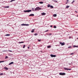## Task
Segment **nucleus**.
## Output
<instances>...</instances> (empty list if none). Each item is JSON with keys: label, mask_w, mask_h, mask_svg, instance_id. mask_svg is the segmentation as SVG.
Returning <instances> with one entry per match:
<instances>
[{"label": "nucleus", "mask_w": 78, "mask_h": 78, "mask_svg": "<svg viewBox=\"0 0 78 78\" xmlns=\"http://www.w3.org/2000/svg\"><path fill=\"white\" fill-rule=\"evenodd\" d=\"M48 31H49V30H46L44 32H48Z\"/></svg>", "instance_id": "nucleus-32"}, {"label": "nucleus", "mask_w": 78, "mask_h": 78, "mask_svg": "<svg viewBox=\"0 0 78 78\" xmlns=\"http://www.w3.org/2000/svg\"><path fill=\"white\" fill-rule=\"evenodd\" d=\"M69 39H70V38H71V37H69Z\"/></svg>", "instance_id": "nucleus-46"}, {"label": "nucleus", "mask_w": 78, "mask_h": 78, "mask_svg": "<svg viewBox=\"0 0 78 78\" xmlns=\"http://www.w3.org/2000/svg\"><path fill=\"white\" fill-rule=\"evenodd\" d=\"M55 2H58V1H55Z\"/></svg>", "instance_id": "nucleus-45"}, {"label": "nucleus", "mask_w": 78, "mask_h": 78, "mask_svg": "<svg viewBox=\"0 0 78 78\" xmlns=\"http://www.w3.org/2000/svg\"><path fill=\"white\" fill-rule=\"evenodd\" d=\"M52 1H53V2H55L56 1L55 0H52Z\"/></svg>", "instance_id": "nucleus-35"}, {"label": "nucleus", "mask_w": 78, "mask_h": 78, "mask_svg": "<svg viewBox=\"0 0 78 78\" xmlns=\"http://www.w3.org/2000/svg\"><path fill=\"white\" fill-rule=\"evenodd\" d=\"M74 2H75V1L73 0V1L71 3H72V4L73 3H74Z\"/></svg>", "instance_id": "nucleus-28"}, {"label": "nucleus", "mask_w": 78, "mask_h": 78, "mask_svg": "<svg viewBox=\"0 0 78 78\" xmlns=\"http://www.w3.org/2000/svg\"><path fill=\"white\" fill-rule=\"evenodd\" d=\"M41 41V40L38 39V41L39 42H40Z\"/></svg>", "instance_id": "nucleus-33"}, {"label": "nucleus", "mask_w": 78, "mask_h": 78, "mask_svg": "<svg viewBox=\"0 0 78 78\" xmlns=\"http://www.w3.org/2000/svg\"><path fill=\"white\" fill-rule=\"evenodd\" d=\"M41 8L38 7L35 8V11H37V10H41Z\"/></svg>", "instance_id": "nucleus-2"}, {"label": "nucleus", "mask_w": 78, "mask_h": 78, "mask_svg": "<svg viewBox=\"0 0 78 78\" xmlns=\"http://www.w3.org/2000/svg\"><path fill=\"white\" fill-rule=\"evenodd\" d=\"M43 2H39V3H40V4H42L43 3Z\"/></svg>", "instance_id": "nucleus-21"}, {"label": "nucleus", "mask_w": 78, "mask_h": 78, "mask_svg": "<svg viewBox=\"0 0 78 78\" xmlns=\"http://www.w3.org/2000/svg\"><path fill=\"white\" fill-rule=\"evenodd\" d=\"M69 65H70V64H69Z\"/></svg>", "instance_id": "nucleus-49"}, {"label": "nucleus", "mask_w": 78, "mask_h": 78, "mask_svg": "<svg viewBox=\"0 0 78 78\" xmlns=\"http://www.w3.org/2000/svg\"><path fill=\"white\" fill-rule=\"evenodd\" d=\"M67 2H66V4H67Z\"/></svg>", "instance_id": "nucleus-48"}, {"label": "nucleus", "mask_w": 78, "mask_h": 78, "mask_svg": "<svg viewBox=\"0 0 78 78\" xmlns=\"http://www.w3.org/2000/svg\"><path fill=\"white\" fill-rule=\"evenodd\" d=\"M9 6H5V8H9Z\"/></svg>", "instance_id": "nucleus-14"}, {"label": "nucleus", "mask_w": 78, "mask_h": 78, "mask_svg": "<svg viewBox=\"0 0 78 78\" xmlns=\"http://www.w3.org/2000/svg\"><path fill=\"white\" fill-rule=\"evenodd\" d=\"M49 35H52V34H51V33H50V34H49Z\"/></svg>", "instance_id": "nucleus-37"}, {"label": "nucleus", "mask_w": 78, "mask_h": 78, "mask_svg": "<svg viewBox=\"0 0 78 78\" xmlns=\"http://www.w3.org/2000/svg\"><path fill=\"white\" fill-rule=\"evenodd\" d=\"M69 7H70V6H69L67 5V6L66 7V8H69Z\"/></svg>", "instance_id": "nucleus-18"}, {"label": "nucleus", "mask_w": 78, "mask_h": 78, "mask_svg": "<svg viewBox=\"0 0 78 78\" xmlns=\"http://www.w3.org/2000/svg\"><path fill=\"white\" fill-rule=\"evenodd\" d=\"M7 51L5 50V51Z\"/></svg>", "instance_id": "nucleus-44"}, {"label": "nucleus", "mask_w": 78, "mask_h": 78, "mask_svg": "<svg viewBox=\"0 0 78 78\" xmlns=\"http://www.w3.org/2000/svg\"><path fill=\"white\" fill-rule=\"evenodd\" d=\"M41 14L42 16H45L46 15V13L45 12H42L41 13Z\"/></svg>", "instance_id": "nucleus-7"}, {"label": "nucleus", "mask_w": 78, "mask_h": 78, "mask_svg": "<svg viewBox=\"0 0 78 78\" xmlns=\"http://www.w3.org/2000/svg\"><path fill=\"white\" fill-rule=\"evenodd\" d=\"M25 45H24L23 47V48H25Z\"/></svg>", "instance_id": "nucleus-29"}, {"label": "nucleus", "mask_w": 78, "mask_h": 78, "mask_svg": "<svg viewBox=\"0 0 78 78\" xmlns=\"http://www.w3.org/2000/svg\"><path fill=\"white\" fill-rule=\"evenodd\" d=\"M60 44H61V45H65V43L64 42L61 43L60 42Z\"/></svg>", "instance_id": "nucleus-6"}, {"label": "nucleus", "mask_w": 78, "mask_h": 78, "mask_svg": "<svg viewBox=\"0 0 78 78\" xmlns=\"http://www.w3.org/2000/svg\"><path fill=\"white\" fill-rule=\"evenodd\" d=\"M22 43H24V41H21V42H19V44H22Z\"/></svg>", "instance_id": "nucleus-13"}, {"label": "nucleus", "mask_w": 78, "mask_h": 78, "mask_svg": "<svg viewBox=\"0 0 78 78\" xmlns=\"http://www.w3.org/2000/svg\"><path fill=\"white\" fill-rule=\"evenodd\" d=\"M4 69H6V70H8L9 69L7 67H5L4 68Z\"/></svg>", "instance_id": "nucleus-11"}, {"label": "nucleus", "mask_w": 78, "mask_h": 78, "mask_svg": "<svg viewBox=\"0 0 78 78\" xmlns=\"http://www.w3.org/2000/svg\"><path fill=\"white\" fill-rule=\"evenodd\" d=\"M66 2H69V0H66Z\"/></svg>", "instance_id": "nucleus-40"}, {"label": "nucleus", "mask_w": 78, "mask_h": 78, "mask_svg": "<svg viewBox=\"0 0 78 78\" xmlns=\"http://www.w3.org/2000/svg\"><path fill=\"white\" fill-rule=\"evenodd\" d=\"M32 9L33 11H36V9H34V8H33Z\"/></svg>", "instance_id": "nucleus-15"}, {"label": "nucleus", "mask_w": 78, "mask_h": 78, "mask_svg": "<svg viewBox=\"0 0 78 78\" xmlns=\"http://www.w3.org/2000/svg\"><path fill=\"white\" fill-rule=\"evenodd\" d=\"M3 75V73H1L0 74V75H1V76Z\"/></svg>", "instance_id": "nucleus-30"}, {"label": "nucleus", "mask_w": 78, "mask_h": 78, "mask_svg": "<svg viewBox=\"0 0 78 78\" xmlns=\"http://www.w3.org/2000/svg\"><path fill=\"white\" fill-rule=\"evenodd\" d=\"M75 12H76V13H78V12H77V11H75Z\"/></svg>", "instance_id": "nucleus-38"}, {"label": "nucleus", "mask_w": 78, "mask_h": 78, "mask_svg": "<svg viewBox=\"0 0 78 78\" xmlns=\"http://www.w3.org/2000/svg\"><path fill=\"white\" fill-rule=\"evenodd\" d=\"M64 70H71V69H69L68 68H64Z\"/></svg>", "instance_id": "nucleus-5"}, {"label": "nucleus", "mask_w": 78, "mask_h": 78, "mask_svg": "<svg viewBox=\"0 0 78 78\" xmlns=\"http://www.w3.org/2000/svg\"><path fill=\"white\" fill-rule=\"evenodd\" d=\"M7 58H8V57L7 56H6L5 57V59H7Z\"/></svg>", "instance_id": "nucleus-26"}, {"label": "nucleus", "mask_w": 78, "mask_h": 78, "mask_svg": "<svg viewBox=\"0 0 78 78\" xmlns=\"http://www.w3.org/2000/svg\"><path fill=\"white\" fill-rule=\"evenodd\" d=\"M34 15L33 14H31L29 15V16H34Z\"/></svg>", "instance_id": "nucleus-8"}, {"label": "nucleus", "mask_w": 78, "mask_h": 78, "mask_svg": "<svg viewBox=\"0 0 78 78\" xmlns=\"http://www.w3.org/2000/svg\"><path fill=\"white\" fill-rule=\"evenodd\" d=\"M51 48V46H50V45H49L47 46V48Z\"/></svg>", "instance_id": "nucleus-17"}, {"label": "nucleus", "mask_w": 78, "mask_h": 78, "mask_svg": "<svg viewBox=\"0 0 78 78\" xmlns=\"http://www.w3.org/2000/svg\"><path fill=\"white\" fill-rule=\"evenodd\" d=\"M50 27H53V26L52 25L50 26Z\"/></svg>", "instance_id": "nucleus-41"}, {"label": "nucleus", "mask_w": 78, "mask_h": 78, "mask_svg": "<svg viewBox=\"0 0 78 78\" xmlns=\"http://www.w3.org/2000/svg\"><path fill=\"white\" fill-rule=\"evenodd\" d=\"M5 62V61H0V63H1V62Z\"/></svg>", "instance_id": "nucleus-25"}, {"label": "nucleus", "mask_w": 78, "mask_h": 78, "mask_svg": "<svg viewBox=\"0 0 78 78\" xmlns=\"http://www.w3.org/2000/svg\"><path fill=\"white\" fill-rule=\"evenodd\" d=\"M59 75H66V73H59Z\"/></svg>", "instance_id": "nucleus-3"}, {"label": "nucleus", "mask_w": 78, "mask_h": 78, "mask_svg": "<svg viewBox=\"0 0 78 78\" xmlns=\"http://www.w3.org/2000/svg\"><path fill=\"white\" fill-rule=\"evenodd\" d=\"M71 46H69L68 47V48H71Z\"/></svg>", "instance_id": "nucleus-36"}, {"label": "nucleus", "mask_w": 78, "mask_h": 78, "mask_svg": "<svg viewBox=\"0 0 78 78\" xmlns=\"http://www.w3.org/2000/svg\"><path fill=\"white\" fill-rule=\"evenodd\" d=\"M50 6H51L50 5H48L47 7H48V8H50Z\"/></svg>", "instance_id": "nucleus-24"}, {"label": "nucleus", "mask_w": 78, "mask_h": 78, "mask_svg": "<svg viewBox=\"0 0 78 78\" xmlns=\"http://www.w3.org/2000/svg\"><path fill=\"white\" fill-rule=\"evenodd\" d=\"M31 33H33L34 32V29L32 30L31 31Z\"/></svg>", "instance_id": "nucleus-19"}, {"label": "nucleus", "mask_w": 78, "mask_h": 78, "mask_svg": "<svg viewBox=\"0 0 78 78\" xmlns=\"http://www.w3.org/2000/svg\"><path fill=\"white\" fill-rule=\"evenodd\" d=\"M10 35L9 34H6L5 35V36H9Z\"/></svg>", "instance_id": "nucleus-12"}, {"label": "nucleus", "mask_w": 78, "mask_h": 78, "mask_svg": "<svg viewBox=\"0 0 78 78\" xmlns=\"http://www.w3.org/2000/svg\"><path fill=\"white\" fill-rule=\"evenodd\" d=\"M23 12H31V10H24Z\"/></svg>", "instance_id": "nucleus-1"}, {"label": "nucleus", "mask_w": 78, "mask_h": 78, "mask_svg": "<svg viewBox=\"0 0 78 78\" xmlns=\"http://www.w3.org/2000/svg\"><path fill=\"white\" fill-rule=\"evenodd\" d=\"M50 8H53V6L52 5H51L50 6Z\"/></svg>", "instance_id": "nucleus-20"}, {"label": "nucleus", "mask_w": 78, "mask_h": 78, "mask_svg": "<svg viewBox=\"0 0 78 78\" xmlns=\"http://www.w3.org/2000/svg\"><path fill=\"white\" fill-rule=\"evenodd\" d=\"M71 55H73V53H72L71 54Z\"/></svg>", "instance_id": "nucleus-39"}, {"label": "nucleus", "mask_w": 78, "mask_h": 78, "mask_svg": "<svg viewBox=\"0 0 78 78\" xmlns=\"http://www.w3.org/2000/svg\"><path fill=\"white\" fill-rule=\"evenodd\" d=\"M76 17H78V15L77 16H76Z\"/></svg>", "instance_id": "nucleus-47"}, {"label": "nucleus", "mask_w": 78, "mask_h": 78, "mask_svg": "<svg viewBox=\"0 0 78 78\" xmlns=\"http://www.w3.org/2000/svg\"><path fill=\"white\" fill-rule=\"evenodd\" d=\"M9 51H10V52H12V51L9 50Z\"/></svg>", "instance_id": "nucleus-43"}, {"label": "nucleus", "mask_w": 78, "mask_h": 78, "mask_svg": "<svg viewBox=\"0 0 78 78\" xmlns=\"http://www.w3.org/2000/svg\"><path fill=\"white\" fill-rule=\"evenodd\" d=\"M21 25L22 26H25L26 24H23H23H22Z\"/></svg>", "instance_id": "nucleus-16"}, {"label": "nucleus", "mask_w": 78, "mask_h": 78, "mask_svg": "<svg viewBox=\"0 0 78 78\" xmlns=\"http://www.w3.org/2000/svg\"><path fill=\"white\" fill-rule=\"evenodd\" d=\"M57 16V15H56V14H54L53 15V17H56Z\"/></svg>", "instance_id": "nucleus-10"}, {"label": "nucleus", "mask_w": 78, "mask_h": 78, "mask_svg": "<svg viewBox=\"0 0 78 78\" xmlns=\"http://www.w3.org/2000/svg\"><path fill=\"white\" fill-rule=\"evenodd\" d=\"M50 56L52 58L55 57L56 56L55 55H53V54L51 55Z\"/></svg>", "instance_id": "nucleus-4"}, {"label": "nucleus", "mask_w": 78, "mask_h": 78, "mask_svg": "<svg viewBox=\"0 0 78 78\" xmlns=\"http://www.w3.org/2000/svg\"><path fill=\"white\" fill-rule=\"evenodd\" d=\"M73 47H78V46H76V45H74L73 46Z\"/></svg>", "instance_id": "nucleus-23"}, {"label": "nucleus", "mask_w": 78, "mask_h": 78, "mask_svg": "<svg viewBox=\"0 0 78 78\" xmlns=\"http://www.w3.org/2000/svg\"><path fill=\"white\" fill-rule=\"evenodd\" d=\"M14 64V62H12L10 63L9 64V65H11V64Z\"/></svg>", "instance_id": "nucleus-9"}, {"label": "nucleus", "mask_w": 78, "mask_h": 78, "mask_svg": "<svg viewBox=\"0 0 78 78\" xmlns=\"http://www.w3.org/2000/svg\"><path fill=\"white\" fill-rule=\"evenodd\" d=\"M38 34H37V33H36V34H34V35L35 36H37V35Z\"/></svg>", "instance_id": "nucleus-22"}, {"label": "nucleus", "mask_w": 78, "mask_h": 78, "mask_svg": "<svg viewBox=\"0 0 78 78\" xmlns=\"http://www.w3.org/2000/svg\"><path fill=\"white\" fill-rule=\"evenodd\" d=\"M16 0H12L10 1V2H13V1H15Z\"/></svg>", "instance_id": "nucleus-27"}, {"label": "nucleus", "mask_w": 78, "mask_h": 78, "mask_svg": "<svg viewBox=\"0 0 78 78\" xmlns=\"http://www.w3.org/2000/svg\"><path fill=\"white\" fill-rule=\"evenodd\" d=\"M54 28H56V26H54Z\"/></svg>", "instance_id": "nucleus-31"}, {"label": "nucleus", "mask_w": 78, "mask_h": 78, "mask_svg": "<svg viewBox=\"0 0 78 78\" xmlns=\"http://www.w3.org/2000/svg\"><path fill=\"white\" fill-rule=\"evenodd\" d=\"M25 26H28V25H29L28 24H25Z\"/></svg>", "instance_id": "nucleus-34"}, {"label": "nucleus", "mask_w": 78, "mask_h": 78, "mask_svg": "<svg viewBox=\"0 0 78 78\" xmlns=\"http://www.w3.org/2000/svg\"><path fill=\"white\" fill-rule=\"evenodd\" d=\"M27 48H28V49H29V48H30V47H27Z\"/></svg>", "instance_id": "nucleus-42"}, {"label": "nucleus", "mask_w": 78, "mask_h": 78, "mask_svg": "<svg viewBox=\"0 0 78 78\" xmlns=\"http://www.w3.org/2000/svg\"><path fill=\"white\" fill-rule=\"evenodd\" d=\"M77 39H78V37L77 38Z\"/></svg>", "instance_id": "nucleus-50"}]
</instances>
